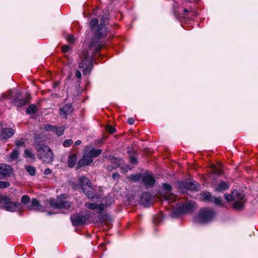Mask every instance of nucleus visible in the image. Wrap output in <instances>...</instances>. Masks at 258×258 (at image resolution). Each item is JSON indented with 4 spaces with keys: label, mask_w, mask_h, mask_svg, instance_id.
<instances>
[{
    "label": "nucleus",
    "mask_w": 258,
    "mask_h": 258,
    "mask_svg": "<svg viewBox=\"0 0 258 258\" xmlns=\"http://www.w3.org/2000/svg\"><path fill=\"white\" fill-rule=\"evenodd\" d=\"M15 93L16 97L13 99V103L19 107H22L28 103L30 99V95L29 93L25 95V98H20V92L16 89H11L7 93L2 94L0 99H11L13 97V95Z\"/></svg>",
    "instance_id": "f257e3e1"
},
{
    "label": "nucleus",
    "mask_w": 258,
    "mask_h": 258,
    "mask_svg": "<svg viewBox=\"0 0 258 258\" xmlns=\"http://www.w3.org/2000/svg\"><path fill=\"white\" fill-rule=\"evenodd\" d=\"M216 213L210 208L201 209L199 214L194 218V221L198 223L205 224L212 221L215 217Z\"/></svg>",
    "instance_id": "f03ea898"
},
{
    "label": "nucleus",
    "mask_w": 258,
    "mask_h": 258,
    "mask_svg": "<svg viewBox=\"0 0 258 258\" xmlns=\"http://www.w3.org/2000/svg\"><path fill=\"white\" fill-rule=\"evenodd\" d=\"M81 58L82 60L79 63V67L83 69L84 75L88 74L92 69V56L90 55L87 51H84L82 52Z\"/></svg>",
    "instance_id": "7ed1b4c3"
},
{
    "label": "nucleus",
    "mask_w": 258,
    "mask_h": 258,
    "mask_svg": "<svg viewBox=\"0 0 258 258\" xmlns=\"http://www.w3.org/2000/svg\"><path fill=\"white\" fill-rule=\"evenodd\" d=\"M37 156L43 162L49 163L52 161L53 154L50 148L47 146H41L37 149Z\"/></svg>",
    "instance_id": "20e7f679"
},
{
    "label": "nucleus",
    "mask_w": 258,
    "mask_h": 258,
    "mask_svg": "<svg viewBox=\"0 0 258 258\" xmlns=\"http://www.w3.org/2000/svg\"><path fill=\"white\" fill-rule=\"evenodd\" d=\"M64 195L58 196L57 200L51 199L50 201V205L55 208L60 209H69L71 207V203L66 200Z\"/></svg>",
    "instance_id": "39448f33"
},
{
    "label": "nucleus",
    "mask_w": 258,
    "mask_h": 258,
    "mask_svg": "<svg viewBox=\"0 0 258 258\" xmlns=\"http://www.w3.org/2000/svg\"><path fill=\"white\" fill-rule=\"evenodd\" d=\"M0 206H3L8 211L15 212L19 209L20 204L18 202H11L6 197L0 195Z\"/></svg>",
    "instance_id": "423d86ee"
},
{
    "label": "nucleus",
    "mask_w": 258,
    "mask_h": 258,
    "mask_svg": "<svg viewBox=\"0 0 258 258\" xmlns=\"http://www.w3.org/2000/svg\"><path fill=\"white\" fill-rule=\"evenodd\" d=\"M79 184L81 186L84 192L90 199H93V191L89 179L85 176L79 178Z\"/></svg>",
    "instance_id": "0eeeda50"
},
{
    "label": "nucleus",
    "mask_w": 258,
    "mask_h": 258,
    "mask_svg": "<svg viewBox=\"0 0 258 258\" xmlns=\"http://www.w3.org/2000/svg\"><path fill=\"white\" fill-rule=\"evenodd\" d=\"M195 208V203L192 202H186L174 210L172 212L173 216H176L178 214L187 213L191 212Z\"/></svg>",
    "instance_id": "6e6552de"
},
{
    "label": "nucleus",
    "mask_w": 258,
    "mask_h": 258,
    "mask_svg": "<svg viewBox=\"0 0 258 258\" xmlns=\"http://www.w3.org/2000/svg\"><path fill=\"white\" fill-rule=\"evenodd\" d=\"M91 218V213L85 215L76 214L71 217L72 223L74 226H81L85 224L87 220Z\"/></svg>",
    "instance_id": "1a4fd4ad"
},
{
    "label": "nucleus",
    "mask_w": 258,
    "mask_h": 258,
    "mask_svg": "<svg viewBox=\"0 0 258 258\" xmlns=\"http://www.w3.org/2000/svg\"><path fill=\"white\" fill-rule=\"evenodd\" d=\"M163 191L161 193V196L163 199L169 202H172L175 200L176 196L171 193L172 190L171 186L167 183L163 184Z\"/></svg>",
    "instance_id": "9d476101"
},
{
    "label": "nucleus",
    "mask_w": 258,
    "mask_h": 258,
    "mask_svg": "<svg viewBox=\"0 0 258 258\" xmlns=\"http://www.w3.org/2000/svg\"><path fill=\"white\" fill-rule=\"evenodd\" d=\"M108 21L106 17L103 16L100 21V25L98 26L97 30L95 33V36L97 38H101L106 33L105 26Z\"/></svg>",
    "instance_id": "9b49d317"
},
{
    "label": "nucleus",
    "mask_w": 258,
    "mask_h": 258,
    "mask_svg": "<svg viewBox=\"0 0 258 258\" xmlns=\"http://www.w3.org/2000/svg\"><path fill=\"white\" fill-rule=\"evenodd\" d=\"M203 200L208 202H214L216 205H221L222 200L221 198L212 197L209 192H205L202 194Z\"/></svg>",
    "instance_id": "f8f14e48"
},
{
    "label": "nucleus",
    "mask_w": 258,
    "mask_h": 258,
    "mask_svg": "<svg viewBox=\"0 0 258 258\" xmlns=\"http://www.w3.org/2000/svg\"><path fill=\"white\" fill-rule=\"evenodd\" d=\"M15 131L10 127H2L0 131V140H8L11 138Z\"/></svg>",
    "instance_id": "ddd939ff"
},
{
    "label": "nucleus",
    "mask_w": 258,
    "mask_h": 258,
    "mask_svg": "<svg viewBox=\"0 0 258 258\" xmlns=\"http://www.w3.org/2000/svg\"><path fill=\"white\" fill-rule=\"evenodd\" d=\"M244 195L238 190L233 191L232 195L225 194L224 198L227 201H230L234 200H243L244 198Z\"/></svg>",
    "instance_id": "4468645a"
},
{
    "label": "nucleus",
    "mask_w": 258,
    "mask_h": 258,
    "mask_svg": "<svg viewBox=\"0 0 258 258\" xmlns=\"http://www.w3.org/2000/svg\"><path fill=\"white\" fill-rule=\"evenodd\" d=\"M93 162L92 158L85 151L81 160L78 163L77 168L83 166L90 165Z\"/></svg>",
    "instance_id": "2eb2a0df"
},
{
    "label": "nucleus",
    "mask_w": 258,
    "mask_h": 258,
    "mask_svg": "<svg viewBox=\"0 0 258 258\" xmlns=\"http://www.w3.org/2000/svg\"><path fill=\"white\" fill-rule=\"evenodd\" d=\"M44 129L46 131H52L55 133L58 136H61L63 134L64 130V128L62 126L57 127L56 126L50 124H46L44 127Z\"/></svg>",
    "instance_id": "dca6fc26"
},
{
    "label": "nucleus",
    "mask_w": 258,
    "mask_h": 258,
    "mask_svg": "<svg viewBox=\"0 0 258 258\" xmlns=\"http://www.w3.org/2000/svg\"><path fill=\"white\" fill-rule=\"evenodd\" d=\"M11 167L7 164L0 165V179H4L9 176L12 172Z\"/></svg>",
    "instance_id": "f3484780"
},
{
    "label": "nucleus",
    "mask_w": 258,
    "mask_h": 258,
    "mask_svg": "<svg viewBox=\"0 0 258 258\" xmlns=\"http://www.w3.org/2000/svg\"><path fill=\"white\" fill-rule=\"evenodd\" d=\"M155 182V179L151 174H143L142 183L146 187H151L153 185Z\"/></svg>",
    "instance_id": "a211bd4d"
},
{
    "label": "nucleus",
    "mask_w": 258,
    "mask_h": 258,
    "mask_svg": "<svg viewBox=\"0 0 258 258\" xmlns=\"http://www.w3.org/2000/svg\"><path fill=\"white\" fill-rule=\"evenodd\" d=\"M112 221V218L110 215L108 214L102 215L99 218V221L96 220V221L94 220L93 221L95 223H100L102 225L108 226Z\"/></svg>",
    "instance_id": "6ab92c4d"
},
{
    "label": "nucleus",
    "mask_w": 258,
    "mask_h": 258,
    "mask_svg": "<svg viewBox=\"0 0 258 258\" xmlns=\"http://www.w3.org/2000/svg\"><path fill=\"white\" fill-rule=\"evenodd\" d=\"M73 108L70 104H67L59 109V113L63 118H66L67 115L72 112Z\"/></svg>",
    "instance_id": "aec40b11"
},
{
    "label": "nucleus",
    "mask_w": 258,
    "mask_h": 258,
    "mask_svg": "<svg viewBox=\"0 0 258 258\" xmlns=\"http://www.w3.org/2000/svg\"><path fill=\"white\" fill-rule=\"evenodd\" d=\"M29 210H32L36 211H41L42 209V206L36 199H32L31 203L27 206Z\"/></svg>",
    "instance_id": "412c9836"
},
{
    "label": "nucleus",
    "mask_w": 258,
    "mask_h": 258,
    "mask_svg": "<svg viewBox=\"0 0 258 258\" xmlns=\"http://www.w3.org/2000/svg\"><path fill=\"white\" fill-rule=\"evenodd\" d=\"M85 206L91 210H97L99 214H101L104 209V205L103 204L98 205L96 203H86Z\"/></svg>",
    "instance_id": "4be33fe9"
},
{
    "label": "nucleus",
    "mask_w": 258,
    "mask_h": 258,
    "mask_svg": "<svg viewBox=\"0 0 258 258\" xmlns=\"http://www.w3.org/2000/svg\"><path fill=\"white\" fill-rule=\"evenodd\" d=\"M152 196L148 192H144L143 193L141 198V202L145 206H149L152 200Z\"/></svg>",
    "instance_id": "5701e85b"
},
{
    "label": "nucleus",
    "mask_w": 258,
    "mask_h": 258,
    "mask_svg": "<svg viewBox=\"0 0 258 258\" xmlns=\"http://www.w3.org/2000/svg\"><path fill=\"white\" fill-rule=\"evenodd\" d=\"M85 151L92 158L98 157L102 153L101 149H96L95 148L90 149L89 148H86Z\"/></svg>",
    "instance_id": "b1692460"
},
{
    "label": "nucleus",
    "mask_w": 258,
    "mask_h": 258,
    "mask_svg": "<svg viewBox=\"0 0 258 258\" xmlns=\"http://www.w3.org/2000/svg\"><path fill=\"white\" fill-rule=\"evenodd\" d=\"M77 160V156L75 154H71L68 160V165L70 167H73L76 163Z\"/></svg>",
    "instance_id": "393cba45"
},
{
    "label": "nucleus",
    "mask_w": 258,
    "mask_h": 258,
    "mask_svg": "<svg viewBox=\"0 0 258 258\" xmlns=\"http://www.w3.org/2000/svg\"><path fill=\"white\" fill-rule=\"evenodd\" d=\"M229 187V185L227 183L224 181L220 182L215 188V190L217 192H222L223 190L227 189Z\"/></svg>",
    "instance_id": "a878e982"
},
{
    "label": "nucleus",
    "mask_w": 258,
    "mask_h": 258,
    "mask_svg": "<svg viewBox=\"0 0 258 258\" xmlns=\"http://www.w3.org/2000/svg\"><path fill=\"white\" fill-rule=\"evenodd\" d=\"M235 201L233 204V207L236 210H240L243 207L244 203L242 200H235Z\"/></svg>",
    "instance_id": "bb28decb"
},
{
    "label": "nucleus",
    "mask_w": 258,
    "mask_h": 258,
    "mask_svg": "<svg viewBox=\"0 0 258 258\" xmlns=\"http://www.w3.org/2000/svg\"><path fill=\"white\" fill-rule=\"evenodd\" d=\"M19 155L18 149H14L10 154V161H12L18 158Z\"/></svg>",
    "instance_id": "cd10ccee"
},
{
    "label": "nucleus",
    "mask_w": 258,
    "mask_h": 258,
    "mask_svg": "<svg viewBox=\"0 0 258 258\" xmlns=\"http://www.w3.org/2000/svg\"><path fill=\"white\" fill-rule=\"evenodd\" d=\"M143 174L133 175L131 176V179L135 182H139L142 183Z\"/></svg>",
    "instance_id": "c85d7f7f"
},
{
    "label": "nucleus",
    "mask_w": 258,
    "mask_h": 258,
    "mask_svg": "<svg viewBox=\"0 0 258 258\" xmlns=\"http://www.w3.org/2000/svg\"><path fill=\"white\" fill-rule=\"evenodd\" d=\"M211 171L213 174L217 175H220L222 173V170L220 168L214 165H212L211 167Z\"/></svg>",
    "instance_id": "c756f323"
},
{
    "label": "nucleus",
    "mask_w": 258,
    "mask_h": 258,
    "mask_svg": "<svg viewBox=\"0 0 258 258\" xmlns=\"http://www.w3.org/2000/svg\"><path fill=\"white\" fill-rule=\"evenodd\" d=\"M24 156L25 158H30L31 159H35V155L32 153L31 150L26 149L24 151Z\"/></svg>",
    "instance_id": "7c9ffc66"
},
{
    "label": "nucleus",
    "mask_w": 258,
    "mask_h": 258,
    "mask_svg": "<svg viewBox=\"0 0 258 258\" xmlns=\"http://www.w3.org/2000/svg\"><path fill=\"white\" fill-rule=\"evenodd\" d=\"M37 108L34 104L30 105L27 109L26 112L28 114H33L36 112Z\"/></svg>",
    "instance_id": "2f4dec72"
},
{
    "label": "nucleus",
    "mask_w": 258,
    "mask_h": 258,
    "mask_svg": "<svg viewBox=\"0 0 258 258\" xmlns=\"http://www.w3.org/2000/svg\"><path fill=\"white\" fill-rule=\"evenodd\" d=\"M102 45L100 43H97L96 44H94L93 41L91 42V43L89 45V47H91L93 46H94L95 48V52L97 53L98 51H99L100 49L102 47Z\"/></svg>",
    "instance_id": "473e14b6"
},
{
    "label": "nucleus",
    "mask_w": 258,
    "mask_h": 258,
    "mask_svg": "<svg viewBox=\"0 0 258 258\" xmlns=\"http://www.w3.org/2000/svg\"><path fill=\"white\" fill-rule=\"evenodd\" d=\"M27 171L29 173L31 176L34 175L36 173V169L35 168L31 166H27L26 167Z\"/></svg>",
    "instance_id": "72a5a7b5"
},
{
    "label": "nucleus",
    "mask_w": 258,
    "mask_h": 258,
    "mask_svg": "<svg viewBox=\"0 0 258 258\" xmlns=\"http://www.w3.org/2000/svg\"><path fill=\"white\" fill-rule=\"evenodd\" d=\"M98 24V21L97 18H94L92 19L90 22V26L91 29L92 30H94V27L97 26Z\"/></svg>",
    "instance_id": "f704fd0d"
},
{
    "label": "nucleus",
    "mask_w": 258,
    "mask_h": 258,
    "mask_svg": "<svg viewBox=\"0 0 258 258\" xmlns=\"http://www.w3.org/2000/svg\"><path fill=\"white\" fill-rule=\"evenodd\" d=\"M196 183L197 182L195 181L188 182L187 183V188H188L190 189L196 190L197 189V187L196 186Z\"/></svg>",
    "instance_id": "c9c22d12"
},
{
    "label": "nucleus",
    "mask_w": 258,
    "mask_h": 258,
    "mask_svg": "<svg viewBox=\"0 0 258 258\" xmlns=\"http://www.w3.org/2000/svg\"><path fill=\"white\" fill-rule=\"evenodd\" d=\"M30 201V199L29 196L25 195L22 196L21 198V202L26 205L28 203H29Z\"/></svg>",
    "instance_id": "e433bc0d"
},
{
    "label": "nucleus",
    "mask_w": 258,
    "mask_h": 258,
    "mask_svg": "<svg viewBox=\"0 0 258 258\" xmlns=\"http://www.w3.org/2000/svg\"><path fill=\"white\" fill-rule=\"evenodd\" d=\"M10 186L9 182L7 181H0V188H4Z\"/></svg>",
    "instance_id": "4c0bfd02"
},
{
    "label": "nucleus",
    "mask_w": 258,
    "mask_h": 258,
    "mask_svg": "<svg viewBox=\"0 0 258 258\" xmlns=\"http://www.w3.org/2000/svg\"><path fill=\"white\" fill-rule=\"evenodd\" d=\"M106 129L110 134H113L115 132V128L110 125H107Z\"/></svg>",
    "instance_id": "58836bf2"
},
{
    "label": "nucleus",
    "mask_w": 258,
    "mask_h": 258,
    "mask_svg": "<svg viewBox=\"0 0 258 258\" xmlns=\"http://www.w3.org/2000/svg\"><path fill=\"white\" fill-rule=\"evenodd\" d=\"M73 142L72 139L66 140L63 142V145L65 147H69Z\"/></svg>",
    "instance_id": "ea45409f"
},
{
    "label": "nucleus",
    "mask_w": 258,
    "mask_h": 258,
    "mask_svg": "<svg viewBox=\"0 0 258 258\" xmlns=\"http://www.w3.org/2000/svg\"><path fill=\"white\" fill-rule=\"evenodd\" d=\"M15 145L16 146L19 147L24 145V142L23 140H18L15 142Z\"/></svg>",
    "instance_id": "a19ab883"
},
{
    "label": "nucleus",
    "mask_w": 258,
    "mask_h": 258,
    "mask_svg": "<svg viewBox=\"0 0 258 258\" xmlns=\"http://www.w3.org/2000/svg\"><path fill=\"white\" fill-rule=\"evenodd\" d=\"M67 40L69 42H71V43L73 42L74 41V36L71 34H69L68 36V37H67Z\"/></svg>",
    "instance_id": "79ce46f5"
},
{
    "label": "nucleus",
    "mask_w": 258,
    "mask_h": 258,
    "mask_svg": "<svg viewBox=\"0 0 258 258\" xmlns=\"http://www.w3.org/2000/svg\"><path fill=\"white\" fill-rule=\"evenodd\" d=\"M130 162L133 164H135L137 162V159L136 157L134 156L130 157Z\"/></svg>",
    "instance_id": "37998d69"
},
{
    "label": "nucleus",
    "mask_w": 258,
    "mask_h": 258,
    "mask_svg": "<svg viewBox=\"0 0 258 258\" xmlns=\"http://www.w3.org/2000/svg\"><path fill=\"white\" fill-rule=\"evenodd\" d=\"M70 49V47L68 45H64L62 47V51L63 52H68L69 51Z\"/></svg>",
    "instance_id": "c03bdc74"
},
{
    "label": "nucleus",
    "mask_w": 258,
    "mask_h": 258,
    "mask_svg": "<svg viewBox=\"0 0 258 258\" xmlns=\"http://www.w3.org/2000/svg\"><path fill=\"white\" fill-rule=\"evenodd\" d=\"M76 76L78 79L81 78L82 75H81V73L80 71H76Z\"/></svg>",
    "instance_id": "a18cd8bd"
},
{
    "label": "nucleus",
    "mask_w": 258,
    "mask_h": 258,
    "mask_svg": "<svg viewBox=\"0 0 258 258\" xmlns=\"http://www.w3.org/2000/svg\"><path fill=\"white\" fill-rule=\"evenodd\" d=\"M51 173V170L49 168H46L45 169L44 171V174L45 175H48Z\"/></svg>",
    "instance_id": "49530a36"
},
{
    "label": "nucleus",
    "mask_w": 258,
    "mask_h": 258,
    "mask_svg": "<svg viewBox=\"0 0 258 258\" xmlns=\"http://www.w3.org/2000/svg\"><path fill=\"white\" fill-rule=\"evenodd\" d=\"M127 122L128 123V124H133L135 122V121L133 119V118H130L128 119L127 120Z\"/></svg>",
    "instance_id": "de8ad7c7"
},
{
    "label": "nucleus",
    "mask_w": 258,
    "mask_h": 258,
    "mask_svg": "<svg viewBox=\"0 0 258 258\" xmlns=\"http://www.w3.org/2000/svg\"><path fill=\"white\" fill-rule=\"evenodd\" d=\"M183 11H184V14H182V16H184V17L186 16V14L190 12L189 10H187L186 9H184Z\"/></svg>",
    "instance_id": "09e8293b"
},
{
    "label": "nucleus",
    "mask_w": 258,
    "mask_h": 258,
    "mask_svg": "<svg viewBox=\"0 0 258 258\" xmlns=\"http://www.w3.org/2000/svg\"><path fill=\"white\" fill-rule=\"evenodd\" d=\"M118 177H119V174L117 173H115L112 174V177L114 179L118 178Z\"/></svg>",
    "instance_id": "8fccbe9b"
},
{
    "label": "nucleus",
    "mask_w": 258,
    "mask_h": 258,
    "mask_svg": "<svg viewBox=\"0 0 258 258\" xmlns=\"http://www.w3.org/2000/svg\"><path fill=\"white\" fill-rule=\"evenodd\" d=\"M117 164L116 165H113V168H116L118 165H119L121 164V160H118L117 162H116Z\"/></svg>",
    "instance_id": "3c124183"
},
{
    "label": "nucleus",
    "mask_w": 258,
    "mask_h": 258,
    "mask_svg": "<svg viewBox=\"0 0 258 258\" xmlns=\"http://www.w3.org/2000/svg\"><path fill=\"white\" fill-rule=\"evenodd\" d=\"M81 144V141L77 140V141H76L75 145L76 146H78V145H80Z\"/></svg>",
    "instance_id": "603ef678"
},
{
    "label": "nucleus",
    "mask_w": 258,
    "mask_h": 258,
    "mask_svg": "<svg viewBox=\"0 0 258 258\" xmlns=\"http://www.w3.org/2000/svg\"><path fill=\"white\" fill-rule=\"evenodd\" d=\"M174 12L175 13V15L177 16L178 12H177V10L175 9V6H174Z\"/></svg>",
    "instance_id": "864d4df0"
},
{
    "label": "nucleus",
    "mask_w": 258,
    "mask_h": 258,
    "mask_svg": "<svg viewBox=\"0 0 258 258\" xmlns=\"http://www.w3.org/2000/svg\"><path fill=\"white\" fill-rule=\"evenodd\" d=\"M112 160H111V162H113V160L114 161L117 162V161H118L119 159L115 158V159H112Z\"/></svg>",
    "instance_id": "5fc2aeb1"
}]
</instances>
